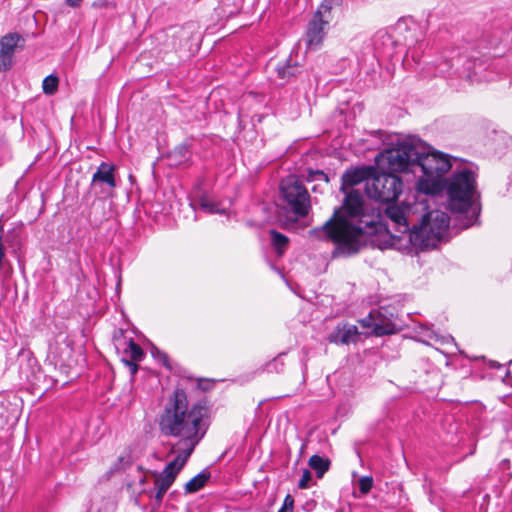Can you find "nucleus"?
I'll return each mask as SVG.
<instances>
[{
	"label": "nucleus",
	"mask_w": 512,
	"mask_h": 512,
	"mask_svg": "<svg viewBox=\"0 0 512 512\" xmlns=\"http://www.w3.org/2000/svg\"><path fill=\"white\" fill-rule=\"evenodd\" d=\"M345 198L341 207L336 208L332 217L321 227L310 231L318 239L336 244L343 252L356 253L367 236L386 230L385 247L410 251L435 248L449 228L450 218L446 212L433 210L426 213L418 226L410 229L408 206L389 205L385 215L391 222V229L380 222L367 218L363 194L350 189L343 191Z\"/></svg>",
	"instance_id": "1"
},
{
	"label": "nucleus",
	"mask_w": 512,
	"mask_h": 512,
	"mask_svg": "<svg viewBox=\"0 0 512 512\" xmlns=\"http://www.w3.org/2000/svg\"><path fill=\"white\" fill-rule=\"evenodd\" d=\"M158 427L163 436L179 440V454L191 456L209 428L208 409L200 403L190 406L186 392L177 388L158 415Z\"/></svg>",
	"instance_id": "2"
},
{
	"label": "nucleus",
	"mask_w": 512,
	"mask_h": 512,
	"mask_svg": "<svg viewBox=\"0 0 512 512\" xmlns=\"http://www.w3.org/2000/svg\"><path fill=\"white\" fill-rule=\"evenodd\" d=\"M415 172L419 170L421 176L417 181V188L425 194H438L444 189V175L452 168L449 155L438 152H420L414 163Z\"/></svg>",
	"instance_id": "3"
},
{
	"label": "nucleus",
	"mask_w": 512,
	"mask_h": 512,
	"mask_svg": "<svg viewBox=\"0 0 512 512\" xmlns=\"http://www.w3.org/2000/svg\"><path fill=\"white\" fill-rule=\"evenodd\" d=\"M444 188L449 209L456 213H466L472 208L477 194L475 171L466 165L456 169L449 179L444 180Z\"/></svg>",
	"instance_id": "4"
},
{
	"label": "nucleus",
	"mask_w": 512,
	"mask_h": 512,
	"mask_svg": "<svg viewBox=\"0 0 512 512\" xmlns=\"http://www.w3.org/2000/svg\"><path fill=\"white\" fill-rule=\"evenodd\" d=\"M418 148L410 142L399 143L396 147L381 152L377 164L392 172L411 171L415 173L414 163L417 160Z\"/></svg>",
	"instance_id": "5"
},
{
	"label": "nucleus",
	"mask_w": 512,
	"mask_h": 512,
	"mask_svg": "<svg viewBox=\"0 0 512 512\" xmlns=\"http://www.w3.org/2000/svg\"><path fill=\"white\" fill-rule=\"evenodd\" d=\"M280 195L296 218L308 215L311 208L310 196L301 180L295 175H289L280 183Z\"/></svg>",
	"instance_id": "6"
},
{
	"label": "nucleus",
	"mask_w": 512,
	"mask_h": 512,
	"mask_svg": "<svg viewBox=\"0 0 512 512\" xmlns=\"http://www.w3.org/2000/svg\"><path fill=\"white\" fill-rule=\"evenodd\" d=\"M368 197L383 203L394 202L403 191V182L393 173L375 176L365 187Z\"/></svg>",
	"instance_id": "7"
},
{
	"label": "nucleus",
	"mask_w": 512,
	"mask_h": 512,
	"mask_svg": "<svg viewBox=\"0 0 512 512\" xmlns=\"http://www.w3.org/2000/svg\"><path fill=\"white\" fill-rule=\"evenodd\" d=\"M190 456L187 454H178L173 461H171L161 473L154 472L155 477V499L158 503H161L165 493L174 483L177 475L185 466Z\"/></svg>",
	"instance_id": "8"
},
{
	"label": "nucleus",
	"mask_w": 512,
	"mask_h": 512,
	"mask_svg": "<svg viewBox=\"0 0 512 512\" xmlns=\"http://www.w3.org/2000/svg\"><path fill=\"white\" fill-rule=\"evenodd\" d=\"M115 171L114 164L101 162L92 176L91 188L97 189L100 194L113 197L114 189L117 186Z\"/></svg>",
	"instance_id": "9"
},
{
	"label": "nucleus",
	"mask_w": 512,
	"mask_h": 512,
	"mask_svg": "<svg viewBox=\"0 0 512 512\" xmlns=\"http://www.w3.org/2000/svg\"><path fill=\"white\" fill-rule=\"evenodd\" d=\"M21 39L17 33H9L0 39V72L12 67L15 50Z\"/></svg>",
	"instance_id": "10"
},
{
	"label": "nucleus",
	"mask_w": 512,
	"mask_h": 512,
	"mask_svg": "<svg viewBox=\"0 0 512 512\" xmlns=\"http://www.w3.org/2000/svg\"><path fill=\"white\" fill-rule=\"evenodd\" d=\"M359 335L360 333L357 326L349 323H339L328 335L327 340L337 345H348L350 343H356Z\"/></svg>",
	"instance_id": "11"
},
{
	"label": "nucleus",
	"mask_w": 512,
	"mask_h": 512,
	"mask_svg": "<svg viewBox=\"0 0 512 512\" xmlns=\"http://www.w3.org/2000/svg\"><path fill=\"white\" fill-rule=\"evenodd\" d=\"M328 21L320 17V12H315L308 24L306 31L307 46L310 49L317 48L325 37V26Z\"/></svg>",
	"instance_id": "12"
},
{
	"label": "nucleus",
	"mask_w": 512,
	"mask_h": 512,
	"mask_svg": "<svg viewBox=\"0 0 512 512\" xmlns=\"http://www.w3.org/2000/svg\"><path fill=\"white\" fill-rule=\"evenodd\" d=\"M396 326L393 321L388 318L382 309L377 310L376 324H375V335L383 336L389 335L396 332Z\"/></svg>",
	"instance_id": "13"
},
{
	"label": "nucleus",
	"mask_w": 512,
	"mask_h": 512,
	"mask_svg": "<svg viewBox=\"0 0 512 512\" xmlns=\"http://www.w3.org/2000/svg\"><path fill=\"white\" fill-rule=\"evenodd\" d=\"M211 477L208 469H203L200 473L190 479L184 486L186 494H191L202 489Z\"/></svg>",
	"instance_id": "14"
},
{
	"label": "nucleus",
	"mask_w": 512,
	"mask_h": 512,
	"mask_svg": "<svg viewBox=\"0 0 512 512\" xmlns=\"http://www.w3.org/2000/svg\"><path fill=\"white\" fill-rule=\"evenodd\" d=\"M308 464L315 471L317 478H322L329 470L330 460L319 455H313L310 457Z\"/></svg>",
	"instance_id": "15"
},
{
	"label": "nucleus",
	"mask_w": 512,
	"mask_h": 512,
	"mask_svg": "<svg viewBox=\"0 0 512 512\" xmlns=\"http://www.w3.org/2000/svg\"><path fill=\"white\" fill-rule=\"evenodd\" d=\"M299 73V66L288 59L284 64L277 66V74L280 79L289 80Z\"/></svg>",
	"instance_id": "16"
},
{
	"label": "nucleus",
	"mask_w": 512,
	"mask_h": 512,
	"mask_svg": "<svg viewBox=\"0 0 512 512\" xmlns=\"http://www.w3.org/2000/svg\"><path fill=\"white\" fill-rule=\"evenodd\" d=\"M363 172L360 170L347 171L342 176L341 191H347V186L352 187L363 180Z\"/></svg>",
	"instance_id": "17"
},
{
	"label": "nucleus",
	"mask_w": 512,
	"mask_h": 512,
	"mask_svg": "<svg viewBox=\"0 0 512 512\" xmlns=\"http://www.w3.org/2000/svg\"><path fill=\"white\" fill-rule=\"evenodd\" d=\"M269 233L271 244L276 249L278 255H282L288 245V237L274 229L270 230Z\"/></svg>",
	"instance_id": "18"
},
{
	"label": "nucleus",
	"mask_w": 512,
	"mask_h": 512,
	"mask_svg": "<svg viewBox=\"0 0 512 512\" xmlns=\"http://www.w3.org/2000/svg\"><path fill=\"white\" fill-rule=\"evenodd\" d=\"M125 354L130 357L129 361L138 362L141 361L144 357V352L142 348L136 344L132 339L129 340L128 346L125 349Z\"/></svg>",
	"instance_id": "19"
},
{
	"label": "nucleus",
	"mask_w": 512,
	"mask_h": 512,
	"mask_svg": "<svg viewBox=\"0 0 512 512\" xmlns=\"http://www.w3.org/2000/svg\"><path fill=\"white\" fill-rule=\"evenodd\" d=\"M59 79L57 76L51 74L44 78L42 88L43 92L47 95H53L58 88Z\"/></svg>",
	"instance_id": "20"
},
{
	"label": "nucleus",
	"mask_w": 512,
	"mask_h": 512,
	"mask_svg": "<svg viewBox=\"0 0 512 512\" xmlns=\"http://www.w3.org/2000/svg\"><path fill=\"white\" fill-rule=\"evenodd\" d=\"M307 180L309 182H319L324 183L327 185L329 183V177L326 173H324L322 170H311L308 173Z\"/></svg>",
	"instance_id": "21"
},
{
	"label": "nucleus",
	"mask_w": 512,
	"mask_h": 512,
	"mask_svg": "<svg viewBox=\"0 0 512 512\" xmlns=\"http://www.w3.org/2000/svg\"><path fill=\"white\" fill-rule=\"evenodd\" d=\"M188 155L189 149L186 144H181L177 146L171 154L172 157L176 158L178 163L185 161L188 158Z\"/></svg>",
	"instance_id": "22"
},
{
	"label": "nucleus",
	"mask_w": 512,
	"mask_h": 512,
	"mask_svg": "<svg viewBox=\"0 0 512 512\" xmlns=\"http://www.w3.org/2000/svg\"><path fill=\"white\" fill-rule=\"evenodd\" d=\"M340 2L341 0H323L316 12H320V17L323 18L324 14L330 13L332 8L339 5Z\"/></svg>",
	"instance_id": "23"
},
{
	"label": "nucleus",
	"mask_w": 512,
	"mask_h": 512,
	"mask_svg": "<svg viewBox=\"0 0 512 512\" xmlns=\"http://www.w3.org/2000/svg\"><path fill=\"white\" fill-rule=\"evenodd\" d=\"M376 317L377 311H371L368 316L359 320V323L364 328H372L373 333L375 334Z\"/></svg>",
	"instance_id": "24"
},
{
	"label": "nucleus",
	"mask_w": 512,
	"mask_h": 512,
	"mask_svg": "<svg viewBox=\"0 0 512 512\" xmlns=\"http://www.w3.org/2000/svg\"><path fill=\"white\" fill-rule=\"evenodd\" d=\"M373 486V478L370 476L361 477L358 481V487L362 494L370 492Z\"/></svg>",
	"instance_id": "25"
},
{
	"label": "nucleus",
	"mask_w": 512,
	"mask_h": 512,
	"mask_svg": "<svg viewBox=\"0 0 512 512\" xmlns=\"http://www.w3.org/2000/svg\"><path fill=\"white\" fill-rule=\"evenodd\" d=\"M200 207L209 212V213H219L220 210L218 209L217 205L215 203H212L208 198L203 197L200 199Z\"/></svg>",
	"instance_id": "26"
},
{
	"label": "nucleus",
	"mask_w": 512,
	"mask_h": 512,
	"mask_svg": "<svg viewBox=\"0 0 512 512\" xmlns=\"http://www.w3.org/2000/svg\"><path fill=\"white\" fill-rule=\"evenodd\" d=\"M312 479L311 472L308 469H305L302 473V477L299 480L298 487L300 489H306L309 487V483Z\"/></svg>",
	"instance_id": "27"
},
{
	"label": "nucleus",
	"mask_w": 512,
	"mask_h": 512,
	"mask_svg": "<svg viewBox=\"0 0 512 512\" xmlns=\"http://www.w3.org/2000/svg\"><path fill=\"white\" fill-rule=\"evenodd\" d=\"M294 500L290 495H287L284 499V504L282 508L278 510V512H287V509H290L292 511L293 509Z\"/></svg>",
	"instance_id": "28"
},
{
	"label": "nucleus",
	"mask_w": 512,
	"mask_h": 512,
	"mask_svg": "<svg viewBox=\"0 0 512 512\" xmlns=\"http://www.w3.org/2000/svg\"><path fill=\"white\" fill-rule=\"evenodd\" d=\"M122 361L129 368L131 375H135L138 371V365L136 362L129 361L127 359H122Z\"/></svg>",
	"instance_id": "29"
},
{
	"label": "nucleus",
	"mask_w": 512,
	"mask_h": 512,
	"mask_svg": "<svg viewBox=\"0 0 512 512\" xmlns=\"http://www.w3.org/2000/svg\"><path fill=\"white\" fill-rule=\"evenodd\" d=\"M472 210H473L472 218L468 220V222L465 225L466 227L473 225L475 220L477 219L478 212H476V208H472Z\"/></svg>",
	"instance_id": "30"
},
{
	"label": "nucleus",
	"mask_w": 512,
	"mask_h": 512,
	"mask_svg": "<svg viewBox=\"0 0 512 512\" xmlns=\"http://www.w3.org/2000/svg\"><path fill=\"white\" fill-rule=\"evenodd\" d=\"M66 4L70 7H78L80 6L82 0H65Z\"/></svg>",
	"instance_id": "31"
},
{
	"label": "nucleus",
	"mask_w": 512,
	"mask_h": 512,
	"mask_svg": "<svg viewBox=\"0 0 512 512\" xmlns=\"http://www.w3.org/2000/svg\"><path fill=\"white\" fill-rule=\"evenodd\" d=\"M158 357H159V360L163 363V365L168 367V364H167L168 357H167V355L165 353L158 352Z\"/></svg>",
	"instance_id": "32"
},
{
	"label": "nucleus",
	"mask_w": 512,
	"mask_h": 512,
	"mask_svg": "<svg viewBox=\"0 0 512 512\" xmlns=\"http://www.w3.org/2000/svg\"><path fill=\"white\" fill-rule=\"evenodd\" d=\"M408 55H411V57H412L414 60L416 59V55H415V53H414V50L409 49V50L407 51V56H408Z\"/></svg>",
	"instance_id": "33"
},
{
	"label": "nucleus",
	"mask_w": 512,
	"mask_h": 512,
	"mask_svg": "<svg viewBox=\"0 0 512 512\" xmlns=\"http://www.w3.org/2000/svg\"><path fill=\"white\" fill-rule=\"evenodd\" d=\"M490 367H492V368H497V369H498V368H500V367H501V364H499V363H497V362L493 361V362L490 364Z\"/></svg>",
	"instance_id": "34"
},
{
	"label": "nucleus",
	"mask_w": 512,
	"mask_h": 512,
	"mask_svg": "<svg viewBox=\"0 0 512 512\" xmlns=\"http://www.w3.org/2000/svg\"><path fill=\"white\" fill-rule=\"evenodd\" d=\"M336 512H345V510H344V508H339V509H337Z\"/></svg>",
	"instance_id": "35"
},
{
	"label": "nucleus",
	"mask_w": 512,
	"mask_h": 512,
	"mask_svg": "<svg viewBox=\"0 0 512 512\" xmlns=\"http://www.w3.org/2000/svg\"><path fill=\"white\" fill-rule=\"evenodd\" d=\"M312 190L315 192L317 190V186H314Z\"/></svg>",
	"instance_id": "36"
}]
</instances>
